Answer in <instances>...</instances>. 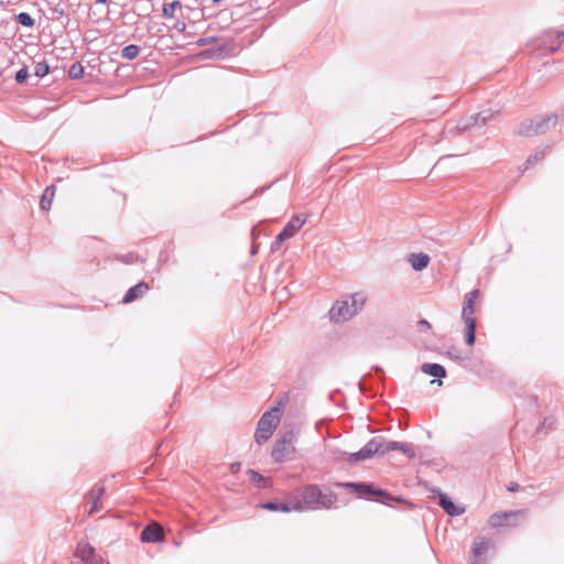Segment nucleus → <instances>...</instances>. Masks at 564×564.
<instances>
[{
    "mask_svg": "<svg viewBox=\"0 0 564 564\" xmlns=\"http://www.w3.org/2000/svg\"><path fill=\"white\" fill-rule=\"evenodd\" d=\"M392 451L402 452L409 459L415 457L414 445L398 441H387L386 437L378 435L368 441L359 451L350 453L347 462L352 465L360 460L369 459L375 455L383 456Z\"/></svg>",
    "mask_w": 564,
    "mask_h": 564,
    "instance_id": "nucleus-1",
    "label": "nucleus"
},
{
    "mask_svg": "<svg viewBox=\"0 0 564 564\" xmlns=\"http://www.w3.org/2000/svg\"><path fill=\"white\" fill-rule=\"evenodd\" d=\"M392 451L402 452L409 459L415 457L414 445L398 441H387L386 437L378 435L368 441L359 451L350 453L347 462L352 465L360 460L369 459L375 455L383 456Z\"/></svg>",
    "mask_w": 564,
    "mask_h": 564,
    "instance_id": "nucleus-2",
    "label": "nucleus"
},
{
    "mask_svg": "<svg viewBox=\"0 0 564 564\" xmlns=\"http://www.w3.org/2000/svg\"><path fill=\"white\" fill-rule=\"evenodd\" d=\"M338 486L347 489L359 499L378 502L389 507L392 501L406 502L402 496H393L388 490L377 487L373 482L345 481L339 482Z\"/></svg>",
    "mask_w": 564,
    "mask_h": 564,
    "instance_id": "nucleus-3",
    "label": "nucleus"
},
{
    "mask_svg": "<svg viewBox=\"0 0 564 564\" xmlns=\"http://www.w3.org/2000/svg\"><path fill=\"white\" fill-rule=\"evenodd\" d=\"M367 300L364 291L344 295L333 303L328 312L329 319L335 324L350 321L364 308Z\"/></svg>",
    "mask_w": 564,
    "mask_h": 564,
    "instance_id": "nucleus-4",
    "label": "nucleus"
},
{
    "mask_svg": "<svg viewBox=\"0 0 564 564\" xmlns=\"http://www.w3.org/2000/svg\"><path fill=\"white\" fill-rule=\"evenodd\" d=\"M301 500L299 502L305 508L310 509H332L337 502V495L330 489L325 488L324 490L316 484L305 485L300 494Z\"/></svg>",
    "mask_w": 564,
    "mask_h": 564,
    "instance_id": "nucleus-5",
    "label": "nucleus"
},
{
    "mask_svg": "<svg viewBox=\"0 0 564 564\" xmlns=\"http://www.w3.org/2000/svg\"><path fill=\"white\" fill-rule=\"evenodd\" d=\"M495 115L491 109H486L460 118L454 128L448 129V132L454 135H481L485 132L484 128L495 118Z\"/></svg>",
    "mask_w": 564,
    "mask_h": 564,
    "instance_id": "nucleus-6",
    "label": "nucleus"
},
{
    "mask_svg": "<svg viewBox=\"0 0 564 564\" xmlns=\"http://www.w3.org/2000/svg\"><path fill=\"white\" fill-rule=\"evenodd\" d=\"M281 408L282 400H276L275 404L261 415L254 432V441L258 445H262L269 441L273 431L278 427L280 423Z\"/></svg>",
    "mask_w": 564,
    "mask_h": 564,
    "instance_id": "nucleus-7",
    "label": "nucleus"
},
{
    "mask_svg": "<svg viewBox=\"0 0 564 564\" xmlns=\"http://www.w3.org/2000/svg\"><path fill=\"white\" fill-rule=\"evenodd\" d=\"M479 295V290L474 289L464 296L462 318L465 323V344L474 346L476 341L477 323L474 317L475 302Z\"/></svg>",
    "mask_w": 564,
    "mask_h": 564,
    "instance_id": "nucleus-8",
    "label": "nucleus"
},
{
    "mask_svg": "<svg viewBox=\"0 0 564 564\" xmlns=\"http://www.w3.org/2000/svg\"><path fill=\"white\" fill-rule=\"evenodd\" d=\"M295 441L293 431H285L279 438L274 441L271 451V457L275 463L292 459L295 448L292 446Z\"/></svg>",
    "mask_w": 564,
    "mask_h": 564,
    "instance_id": "nucleus-9",
    "label": "nucleus"
},
{
    "mask_svg": "<svg viewBox=\"0 0 564 564\" xmlns=\"http://www.w3.org/2000/svg\"><path fill=\"white\" fill-rule=\"evenodd\" d=\"M306 215H293L292 218L286 223L283 229L276 235L275 239L271 242L270 251L276 252L283 242L292 238L306 223Z\"/></svg>",
    "mask_w": 564,
    "mask_h": 564,
    "instance_id": "nucleus-10",
    "label": "nucleus"
},
{
    "mask_svg": "<svg viewBox=\"0 0 564 564\" xmlns=\"http://www.w3.org/2000/svg\"><path fill=\"white\" fill-rule=\"evenodd\" d=\"M437 497V505L451 517H457L465 512V507L455 503L442 489L434 487L431 490Z\"/></svg>",
    "mask_w": 564,
    "mask_h": 564,
    "instance_id": "nucleus-11",
    "label": "nucleus"
},
{
    "mask_svg": "<svg viewBox=\"0 0 564 564\" xmlns=\"http://www.w3.org/2000/svg\"><path fill=\"white\" fill-rule=\"evenodd\" d=\"M523 514V510L495 512L489 518V525L495 529L514 527L517 525L514 520Z\"/></svg>",
    "mask_w": 564,
    "mask_h": 564,
    "instance_id": "nucleus-12",
    "label": "nucleus"
},
{
    "mask_svg": "<svg viewBox=\"0 0 564 564\" xmlns=\"http://www.w3.org/2000/svg\"><path fill=\"white\" fill-rule=\"evenodd\" d=\"M164 529L156 522L149 523L140 533V540L143 543H161L164 541Z\"/></svg>",
    "mask_w": 564,
    "mask_h": 564,
    "instance_id": "nucleus-13",
    "label": "nucleus"
},
{
    "mask_svg": "<svg viewBox=\"0 0 564 564\" xmlns=\"http://www.w3.org/2000/svg\"><path fill=\"white\" fill-rule=\"evenodd\" d=\"M235 48L234 40H227L221 44H217L209 48L204 50L200 56L210 59L224 58L232 53Z\"/></svg>",
    "mask_w": 564,
    "mask_h": 564,
    "instance_id": "nucleus-14",
    "label": "nucleus"
},
{
    "mask_svg": "<svg viewBox=\"0 0 564 564\" xmlns=\"http://www.w3.org/2000/svg\"><path fill=\"white\" fill-rule=\"evenodd\" d=\"M259 507L261 509H264L268 511L284 512V513L291 512L292 510L303 511L306 509L302 506L301 502H295V503L291 505L286 501H279V500H270V501L260 502Z\"/></svg>",
    "mask_w": 564,
    "mask_h": 564,
    "instance_id": "nucleus-15",
    "label": "nucleus"
},
{
    "mask_svg": "<svg viewBox=\"0 0 564 564\" xmlns=\"http://www.w3.org/2000/svg\"><path fill=\"white\" fill-rule=\"evenodd\" d=\"M534 120V133L535 135L545 133L551 127L557 123L558 117L556 113L546 116H536Z\"/></svg>",
    "mask_w": 564,
    "mask_h": 564,
    "instance_id": "nucleus-16",
    "label": "nucleus"
},
{
    "mask_svg": "<svg viewBox=\"0 0 564 564\" xmlns=\"http://www.w3.org/2000/svg\"><path fill=\"white\" fill-rule=\"evenodd\" d=\"M149 290V284L144 281H140L137 284L130 286L122 297V303L129 304L138 300L142 294Z\"/></svg>",
    "mask_w": 564,
    "mask_h": 564,
    "instance_id": "nucleus-17",
    "label": "nucleus"
},
{
    "mask_svg": "<svg viewBox=\"0 0 564 564\" xmlns=\"http://www.w3.org/2000/svg\"><path fill=\"white\" fill-rule=\"evenodd\" d=\"M94 555L95 547L90 543L86 541L78 542L75 550L76 557H78L84 564H88V562L93 560Z\"/></svg>",
    "mask_w": 564,
    "mask_h": 564,
    "instance_id": "nucleus-18",
    "label": "nucleus"
},
{
    "mask_svg": "<svg viewBox=\"0 0 564 564\" xmlns=\"http://www.w3.org/2000/svg\"><path fill=\"white\" fill-rule=\"evenodd\" d=\"M430 261L431 258L425 252L411 253L409 257V263L411 264V268L416 272L427 268Z\"/></svg>",
    "mask_w": 564,
    "mask_h": 564,
    "instance_id": "nucleus-19",
    "label": "nucleus"
},
{
    "mask_svg": "<svg viewBox=\"0 0 564 564\" xmlns=\"http://www.w3.org/2000/svg\"><path fill=\"white\" fill-rule=\"evenodd\" d=\"M250 482H252L258 489H268L272 486L270 477L261 475L259 471L249 468L247 470Z\"/></svg>",
    "mask_w": 564,
    "mask_h": 564,
    "instance_id": "nucleus-20",
    "label": "nucleus"
},
{
    "mask_svg": "<svg viewBox=\"0 0 564 564\" xmlns=\"http://www.w3.org/2000/svg\"><path fill=\"white\" fill-rule=\"evenodd\" d=\"M421 370L425 375L436 378L438 380L446 377V369L442 365L436 362L423 364Z\"/></svg>",
    "mask_w": 564,
    "mask_h": 564,
    "instance_id": "nucleus-21",
    "label": "nucleus"
},
{
    "mask_svg": "<svg viewBox=\"0 0 564 564\" xmlns=\"http://www.w3.org/2000/svg\"><path fill=\"white\" fill-rule=\"evenodd\" d=\"M48 9L52 11V20H58L66 14L67 1L64 0H44Z\"/></svg>",
    "mask_w": 564,
    "mask_h": 564,
    "instance_id": "nucleus-22",
    "label": "nucleus"
},
{
    "mask_svg": "<svg viewBox=\"0 0 564 564\" xmlns=\"http://www.w3.org/2000/svg\"><path fill=\"white\" fill-rule=\"evenodd\" d=\"M55 192H56V187L53 184L45 187V189L43 191V193L41 195V199H40V208L42 210H44V212L50 210V208L52 206V202L55 196Z\"/></svg>",
    "mask_w": 564,
    "mask_h": 564,
    "instance_id": "nucleus-23",
    "label": "nucleus"
},
{
    "mask_svg": "<svg viewBox=\"0 0 564 564\" xmlns=\"http://www.w3.org/2000/svg\"><path fill=\"white\" fill-rule=\"evenodd\" d=\"M547 35H554L556 43L552 42V43L547 44L546 41L540 40L539 46H543L552 53L558 51L562 43L564 42V30L557 31V32L550 31V32H547Z\"/></svg>",
    "mask_w": 564,
    "mask_h": 564,
    "instance_id": "nucleus-24",
    "label": "nucleus"
},
{
    "mask_svg": "<svg viewBox=\"0 0 564 564\" xmlns=\"http://www.w3.org/2000/svg\"><path fill=\"white\" fill-rule=\"evenodd\" d=\"M488 550V542L485 539H479L478 541H474L471 546V555L474 558V562L471 564H476V561L480 560L481 556L487 552Z\"/></svg>",
    "mask_w": 564,
    "mask_h": 564,
    "instance_id": "nucleus-25",
    "label": "nucleus"
},
{
    "mask_svg": "<svg viewBox=\"0 0 564 564\" xmlns=\"http://www.w3.org/2000/svg\"><path fill=\"white\" fill-rule=\"evenodd\" d=\"M516 133L520 137H533L534 133V120L533 118L523 120L516 129Z\"/></svg>",
    "mask_w": 564,
    "mask_h": 564,
    "instance_id": "nucleus-26",
    "label": "nucleus"
},
{
    "mask_svg": "<svg viewBox=\"0 0 564 564\" xmlns=\"http://www.w3.org/2000/svg\"><path fill=\"white\" fill-rule=\"evenodd\" d=\"M550 149V145H546L544 149L535 150L532 154H530L524 162V170L533 166L538 162L542 161L545 158L546 150Z\"/></svg>",
    "mask_w": 564,
    "mask_h": 564,
    "instance_id": "nucleus-27",
    "label": "nucleus"
},
{
    "mask_svg": "<svg viewBox=\"0 0 564 564\" xmlns=\"http://www.w3.org/2000/svg\"><path fill=\"white\" fill-rule=\"evenodd\" d=\"M141 47L135 44H129L121 50L120 56L124 59L132 61L138 57Z\"/></svg>",
    "mask_w": 564,
    "mask_h": 564,
    "instance_id": "nucleus-28",
    "label": "nucleus"
},
{
    "mask_svg": "<svg viewBox=\"0 0 564 564\" xmlns=\"http://www.w3.org/2000/svg\"><path fill=\"white\" fill-rule=\"evenodd\" d=\"M85 68L80 62H75L68 69V77L70 79H80L84 77Z\"/></svg>",
    "mask_w": 564,
    "mask_h": 564,
    "instance_id": "nucleus-29",
    "label": "nucleus"
},
{
    "mask_svg": "<svg viewBox=\"0 0 564 564\" xmlns=\"http://www.w3.org/2000/svg\"><path fill=\"white\" fill-rule=\"evenodd\" d=\"M15 21L25 28H33L35 25V20L28 12H20L17 14Z\"/></svg>",
    "mask_w": 564,
    "mask_h": 564,
    "instance_id": "nucleus-30",
    "label": "nucleus"
},
{
    "mask_svg": "<svg viewBox=\"0 0 564 564\" xmlns=\"http://www.w3.org/2000/svg\"><path fill=\"white\" fill-rule=\"evenodd\" d=\"M178 7H181V2L178 0H174L170 3H164L162 8V15L166 19L173 18L175 10Z\"/></svg>",
    "mask_w": 564,
    "mask_h": 564,
    "instance_id": "nucleus-31",
    "label": "nucleus"
},
{
    "mask_svg": "<svg viewBox=\"0 0 564 564\" xmlns=\"http://www.w3.org/2000/svg\"><path fill=\"white\" fill-rule=\"evenodd\" d=\"M50 70H51V68H50L48 63L45 59H43L35 64L34 75L36 77L43 78L44 76H46L50 73Z\"/></svg>",
    "mask_w": 564,
    "mask_h": 564,
    "instance_id": "nucleus-32",
    "label": "nucleus"
},
{
    "mask_svg": "<svg viewBox=\"0 0 564 564\" xmlns=\"http://www.w3.org/2000/svg\"><path fill=\"white\" fill-rule=\"evenodd\" d=\"M105 487L100 486V487H97V488H93L90 491H89V496H90V499H91V502H97L99 505H101V500H102V497L105 495Z\"/></svg>",
    "mask_w": 564,
    "mask_h": 564,
    "instance_id": "nucleus-33",
    "label": "nucleus"
},
{
    "mask_svg": "<svg viewBox=\"0 0 564 564\" xmlns=\"http://www.w3.org/2000/svg\"><path fill=\"white\" fill-rule=\"evenodd\" d=\"M29 76H30V74H29L28 66H23L22 68H20L19 70L15 72L14 80L17 84L22 85L26 82Z\"/></svg>",
    "mask_w": 564,
    "mask_h": 564,
    "instance_id": "nucleus-34",
    "label": "nucleus"
},
{
    "mask_svg": "<svg viewBox=\"0 0 564 564\" xmlns=\"http://www.w3.org/2000/svg\"><path fill=\"white\" fill-rule=\"evenodd\" d=\"M218 41L216 36H202L196 41V45L199 47L207 46L209 44H214Z\"/></svg>",
    "mask_w": 564,
    "mask_h": 564,
    "instance_id": "nucleus-35",
    "label": "nucleus"
},
{
    "mask_svg": "<svg viewBox=\"0 0 564 564\" xmlns=\"http://www.w3.org/2000/svg\"><path fill=\"white\" fill-rule=\"evenodd\" d=\"M554 424H555V419H554L553 416L544 417V420H543V422H542L541 426H539V427L536 429V434H539V433H540V431H541L543 427H545V429H547V430H552V429H553V426H554Z\"/></svg>",
    "mask_w": 564,
    "mask_h": 564,
    "instance_id": "nucleus-36",
    "label": "nucleus"
},
{
    "mask_svg": "<svg viewBox=\"0 0 564 564\" xmlns=\"http://www.w3.org/2000/svg\"><path fill=\"white\" fill-rule=\"evenodd\" d=\"M446 356L455 361H464V358L459 356V350L456 347H452L446 351Z\"/></svg>",
    "mask_w": 564,
    "mask_h": 564,
    "instance_id": "nucleus-37",
    "label": "nucleus"
},
{
    "mask_svg": "<svg viewBox=\"0 0 564 564\" xmlns=\"http://www.w3.org/2000/svg\"><path fill=\"white\" fill-rule=\"evenodd\" d=\"M258 237L257 227H253L251 229V238H252V247H251V254L254 256L258 252V246L256 243Z\"/></svg>",
    "mask_w": 564,
    "mask_h": 564,
    "instance_id": "nucleus-38",
    "label": "nucleus"
},
{
    "mask_svg": "<svg viewBox=\"0 0 564 564\" xmlns=\"http://www.w3.org/2000/svg\"><path fill=\"white\" fill-rule=\"evenodd\" d=\"M429 329H431V324L426 319L422 318L417 322L419 332H426Z\"/></svg>",
    "mask_w": 564,
    "mask_h": 564,
    "instance_id": "nucleus-39",
    "label": "nucleus"
},
{
    "mask_svg": "<svg viewBox=\"0 0 564 564\" xmlns=\"http://www.w3.org/2000/svg\"><path fill=\"white\" fill-rule=\"evenodd\" d=\"M101 509V505L97 503V502H91V506L88 510V514H94L96 512H98L99 510Z\"/></svg>",
    "mask_w": 564,
    "mask_h": 564,
    "instance_id": "nucleus-40",
    "label": "nucleus"
},
{
    "mask_svg": "<svg viewBox=\"0 0 564 564\" xmlns=\"http://www.w3.org/2000/svg\"><path fill=\"white\" fill-rule=\"evenodd\" d=\"M173 28L178 32H184L186 29V24L183 21H176Z\"/></svg>",
    "mask_w": 564,
    "mask_h": 564,
    "instance_id": "nucleus-41",
    "label": "nucleus"
},
{
    "mask_svg": "<svg viewBox=\"0 0 564 564\" xmlns=\"http://www.w3.org/2000/svg\"><path fill=\"white\" fill-rule=\"evenodd\" d=\"M241 468V463L240 462H235V463H231L230 464V470L232 474H236L240 470Z\"/></svg>",
    "mask_w": 564,
    "mask_h": 564,
    "instance_id": "nucleus-42",
    "label": "nucleus"
},
{
    "mask_svg": "<svg viewBox=\"0 0 564 564\" xmlns=\"http://www.w3.org/2000/svg\"><path fill=\"white\" fill-rule=\"evenodd\" d=\"M519 488H520V485L518 482L512 481V482L509 484L507 489L510 492H516V491L519 490Z\"/></svg>",
    "mask_w": 564,
    "mask_h": 564,
    "instance_id": "nucleus-43",
    "label": "nucleus"
},
{
    "mask_svg": "<svg viewBox=\"0 0 564 564\" xmlns=\"http://www.w3.org/2000/svg\"><path fill=\"white\" fill-rule=\"evenodd\" d=\"M270 186L271 185H268L265 187H258V188H256L253 195L257 196V195L263 194L268 188H270Z\"/></svg>",
    "mask_w": 564,
    "mask_h": 564,
    "instance_id": "nucleus-44",
    "label": "nucleus"
},
{
    "mask_svg": "<svg viewBox=\"0 0 564 564\" xmlns=\"http://www.w3.org/2000/svg\"><path fill=\"white\" fill-rule=\"evenodd\" d=\"M134 257H135L134 253L130 252V253H128L127 256L123 257V261L126 263H132Z\"/></svg>",
    "mask_w": 564,
    "mask_h": 564,
    "instance_id": "nucleus-45",
    "label": "nucleus"
},
{
    "mask_svg": "<svg viewBox=\"0 0 564 564\" xmlns=\"http://www.w3.org/2000/svg\"><path fill=\"white\" fill-rule=\"evenodd\" d=\"M373 370L377 372V375H379L380 377H384V371L381 367L379 366H375L373 367Z\"/></svg>",
    "mask_w": 564,
    "mask_h": 564,
    "instance_id": "nucleus-46",
    "label": "nucleus"
},
{
    "mask_svg": "<svg viewBox=\"0 0 564 564\" xmlns=\"http://www.w3.org/2000/svg\"><path fill=\"white\" fill-rule=\"evenodd\" d=\"M110 0H96V3H101V4H106L108 3Z\"/></svg>",
    "mask_w": 564,
    "mask_h": 564,
    "instance_id": "nucleus-47",
    "label": "nucleus"
},
{
    "mask_svg": "<svg viewBox=\"0 0 564 564\" xmlns=\"http://www.w3.org/2000/svg\"><path fill=\"white\" fill-rule=\"evenodd\" d=\"M221 0H212L213 3H219Z\"/></svg>",
    "mask_w": 564,
    "mask_h": 564,
    "instance_id": "nucleus-48",
    "label": "nucleus"
},
{
    "mask_svg": "<svg viewBox=\"0 0 564 564\" xmlns=\"http://www.w3.org/2000/svg\"><path fill=\"white\" fill-rule=\"evenodd\" d=\"M561 110H562V115L564 116V105L562 106Z\"/></svg>",
    "mask_w": 564,
    "mask_h": 564,
    "instance_id": "nucleus-49",
    "label": "nucleus"
}]
</instances>
